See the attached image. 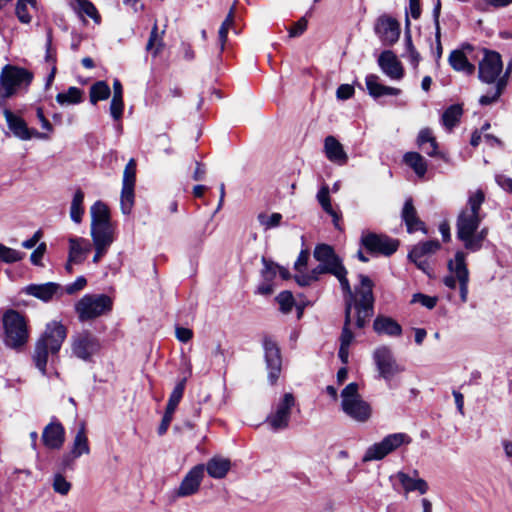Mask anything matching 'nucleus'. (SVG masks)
I'll return each mask as SVG.
<instances>
[{
	"label": "nucleus",
	"instance_id": "423d86ee",
	"mask_svg": "<svg viewBox=\"0 0 512 512\" xmlns=\"http://www.w3.org/2000/svg\"><path fill=\"white\" fill-rule=\"evenodd\" d=\"M111 309L112 300L104 294H86L75 304V311L81 322L100 317Z\"/></svg>",
	"mask_w": 512,
	"mask_h": 512
},
{
	"label": "nucleus",
	"instance_id": "b1692460",
	"mask_svg": "<svg viewBox=\"0 0 512 512\" xmlns=\"http://www.w3.org/2000/svg\"><path fill=\"white\" fill-rule=\"evenodd\" d=\"M324 151L326 157L331 162L344 165L348 161V156L344 151L342 144L334 136H327L325 138Z\"/></svg>",
	"mask_w": 512,
	"mask_h": 512
},
{
	"label": "nucleus",
	"instance_id": "6ab92c4d",
	"mask_svg": "<svg viewBox=\"0 0 512 512\" xmlns=\"http://www.w3.org/2000/svg\"><path fill=\"white\" fill-rule=\"evenodd\" d=\"M263 348L268 369V380L271 384H275L281 371L282 360L280 350L275 341L269 337L264 338Z\"/></svg>",
	"mask_w": 512,
	"mask_h": 512
},
{
	"label": "nucleus",
	"instance_id": "4c0bfd02",
	"mask_svg": "<svg viewBox=\"0 0 512 512\" xmlns=\"http://www.w3.org/2000/svg\"><path fill=\"white\" fill-rule=\"evenodd\" d=\"M463 110L459 104H454L448 107L442 115V124L447 129H452L457 125L460 117L462 116Z\"/></svg>",
	"mask_w": 512,
	"mask_h": 512
},
{
	"label": "nucleus",
	"instance_id": "864d4df0",
	"mask_svg": "<svg viewBox=\"0 0 512 512\" xmlns=\"http://www.w3.org/2000/svg\"><path fill=\"white\" fill-rule=\"evenodd\" d=\"M53 489L61 495H67L71 489V483L62 474H56L53 480Z\"/></svg>",
	"mask_w": 512,
	"mask_h": 512
},
{
	"label": "nucleus",
	"instance_id": "39448f33",
	"mask_svg": "<svg viewBox=\"0 0 512 512\" xmlns=\"http://www.w3.org/2000/svg\"><path fill=\"white\" fill-rule=\"evenodd\" d=\"M341 408L351 419L364 423L372 415V408L359 394V385L355 382L349 383L341 391Z\"/></svg>",
	"mask_w": 512,
	"mask_h": 512
},
{
	"label": "nucleus",
	"instance_id": "c9c22d12",
	"mask_svg": "<svg viewBox=\"0 0 512 512\" xmlns=\"http://www.w3.org/2000/svg\"><path fill=\"white\" fill-rule=\"evenodd\" d=\"M84 193L81 189H77L70 205V218L74 223H81L85 212L84 206Z\"/></svg>",
	"mask_w": 512,
	"mask_h": 512
},
{
	"label": "nucleus",
	"instance_id": "7ed1b4c3",
	"mask_svg": "<svg viewBox=\"0 0 512 512\" xmlns=\"http://www.w3.org/2000/svg\"><path fill=\"white\" fill-rule=\"evenodd\" d=\"M313 255L319 262V265L310 271L314 281H317L322 274H332L339 280L343 292L352 296L351 286L347 279V270L333 248L326 244L317 245Z\"/></svg>",
	"mask_w": 512,
	"mask_h": 512
},
{
	"label": "nucleus",
	"instance_id": "cd10ccee",
	"mask_svg": "<svg viewBox=\"0 0 512 512\" xmlns=\"http://www.w3.org/2000/svg\"><path fill=\"white\" fill-rule=\"evenodd\" d=\"M396 478L402 485L406 494L417 491L423 495L428 491V484L422 478L411 477L409 474L402 471L396 474Z\"/></svg>",
	"mask_w": 512,
	"mask_h": 512
},
{
	"label": "nucleus",
	"instance_id": "7c9ffc66",
	"mask_svg": "<svg viewBox=\"0 0 512 512\" xmlns=\"http://www.w3.org/2000/svg\"><path fill=\"white\" fill-rule=\"evenodd\" d=\"M59 285L56 283L48 282L45 284H31L27 286V294L34 296L42 301H49L57 293Z\"/></svg>",
	"mask_w": 512,
	"mask_h": 512
},
{
	"label": "nucleus",
	"instance_id": "79ce46f5",
	"mask_svg": "<svg viewBox=\"0 0 512 512\" xmlns=\"http://www.w3.org/2000/svg\"><path fill=\"white\" fill-rule=\"evenodd\" d=\"M134 188L135 187L122 186L120 206L122 213L125 215H129L134 206Z\"/></svg>",
	"mask_w": 512,
	"mask_h": 512
},
{
	"label": "nucleus",
	"instance_id": "ea45409f",
	"mask_svg": "<svg viewBox=\"0 0 512 512\" xmlns=\"http://www.w3.org/2000/svg\"><path fill=\"white\" fill-rule=\"evenodd\" d=\"M111 90L105 81H98L90 88V101L96 104L98 101L106 100L110 96Z\"/></svg>",
	"mask_w": 512,
	"mask_h": 512
},
{
	"label": "nucleus",
	"instance_id": "dca6fc26",
	"mask_svg": "<svg viewBox=\"0 0 512 512\" xmlns=\"http://www.w3.org/2000/svg\"><path fill=\"white\" fill-rule=\"evenodd\" d=\"M3 115L5 117L8 128L15 137L25 141L30 140L32 137L44 140L49 139L47 134L28 128L24 119L13 113L8 108L3 109Z\"/></svg>",
	"mask_w": 512,
	"mask_h": 512
},
{
	"label": "nucleus",
	"instance_id": "f704fd0d",
	"mask_svg": "<svg viewBox=\"0 0 512 512\" xmlns=\"http://www.w3.org/2000/svg\"><path fill=\"white\" fill-rule=\"evenodd\" d=\"M404 162L415 172L418 177H424L427 172V162L417 152H407L403 157Z\"/></svg>",
	"mask_w": 512,
	"mask_h": 512
},
{
	"label": "nucleus",
	"instance_id": "338daca9",
	"mask_svg": "<svg viewBox=\"0 0 512 512\" xmlns=\"http://www.w3.org/2000/svg\"><path fill=\"white\" fill-rule=\"evenodd\" d=\"M46 251V244L41 243L38 245V247L32 252L31 254V262L35 265H39L41 263V259L44 256V253Z\"/></svg>",
	"mask_w": 512,
	"mask_h": 512
},
{
	"label": "nucleus",
	"instance_id": "f257e3e1",
	"mask_svg": "<svg viewBox=\"0 0 512 512\" xmlns=\"http://www.w3.org/2000/svg\"><path fill=\"white\" fill-rule=\"evenodd\" d=\"M484 200L483 191H475L469 196L466 207L457 218V237L464 243L465 248L472 252L478 251L482 247L487 236L486 228L477 232L483 218L480 215V208Z\"/></svg>",
	"mask_w": 512,
	"mask_h": 512
},
{
	"label": "nucleus",
	"instance_id": "58836bf2",
	"mask_svg": "<svg viewBox=\"0 0 512 512\" xmlns=\"http://www.w3.org/2000/svg\"><path fill=\"white\" fill-rule=\"evenodd\" d=\"M29 7L35 8L36 0H18L16 3L15 14L18 20L23 24H29L32 20Z\"/></svg>",
	"mask_w": 512,
	"mask_h": 512
},
{
	"label": "nucleus",
	"instance_id": "412c9836",
	"mask_svg": "<svg viewBox=\"0 0 512 512\" xmlns=\"http://www.w3.org/2000/svg\"><path fill=\"white\" fill-rule=\"evenodd\" d=\"M378 64L390 79L400 80L404 76V70L401 63L397 60L392 51H384L378 58Z\"/></svg>",
	"mask_w": 512,
	"mask_h": 512
},
{
	"label": "nucleus",
	"instance_id": "3c124183",
	"mask_svg": "<svg viewBox=\"0 0 512 512\" xmlns=\"http://www.w3.org/2000/svg\"><path fill=\"white\" fill-rule=\"evenodd\" d=\"M262 263H263V269L261 271V274H262L263 280L272 283L273 280L275 279L276 275L278 274L279 266L277 264H275L274 262L267 260L264 257L262 258Z\"/></svg>",
	"mask_w": 512,
	"mask_h": 512
},
{
	"label": "nucleus",
	"instance_id": "a878e982",
	"mask_svg": "<svg viewBox=\"0 0 512 512\" xmlns=\"http://www.w3.org/2000/svg\"><path fill=\"white\" fill-rule=\"evenodd\" d=\"M90 235L93 240V245L110 247L115 240V227L113 223L92 226Z\"/></svg>",
	"mask_w": 512,
	"mask_h": 512
},
{
	"label": "nucleus",
	"instance_id": "0eeeda50",
	"mask_svg": "<svg viewBox=\"0 0 512 512\" xmlns=\"http://www.w3.org/2000/svg\"><path fill=\"white\" fill-rule=\"evenodd\" d=\"M5 331L4 341L7 346L18 348L28 340L27 324L22 315L14 310L7 311L3 316Z\"/></svg>",
	"mask_w": 512,
	"mask_h": 512
},
{
	"label": "nucleus",
	"instance_id": "f8f14e48",
	"mask_svg": "<svg viewBox=\"0 0 512 512\" xmlns=\"http://www.w3.org/2000/svg\"><path fill=\"white\" fill-rule=\"evenodd\" d=\"M440 247L441 245L438 240H429L419 243L409 252L408 258L417 266L418 269L431 277L433 270L430 266L429 259L440 249Z\"/></svg>",
	"mask_w": 512,
	"mask_h": 512
},
{
	"label": "nucleus",
	"instance_id": "bf43d9fd",
	"mask_svg": "<svg viewBox=\"0 0 512 512\" xmlns=\"http://www.w3.org/2000/svg\"><path fill=\"white\" fill-rule=\"evenodd\" d=\"M79 6H80V10L88 17H90L92 19H97L99 17L98 13H97V9L90 1L81 0L79 2Z\"/></svg>",
	"mask_w": 512,
	"mask_h": 512
},
{
	"label": "nucleus",
	"instance_id": "6e6552de",
	"mask_svg": "<svg viewBox=\"0 0 512 512\" xmlns=\"http://www.w3.org/2000/svg\"><path fill=\"white\" fill-rule=\"evenodd\" d=\"M373 361L379 377L384 379L389 386L392 379L405 370L404 366L397 362L392 349L386 345L375 348Z\"/></svg>",
	"mask_w": 512,
	"mask_h": 512
},
{
	"label": "nucleus",
	"instance_id": "4d7b16f0",
	"mask_svg": "<svg viewBox=\"0 0 512 512\" xmlns=\"http://www.w3.org/2000/svg\"><path fill=\"white\" fill-rule=\"evenodd\" d=\"M512 3V0H485L484 3H478L476 5L477 9L486 11L488 10L489 6H492L494 8H503L507 7Z\"/></svg>",
	"mask_w": 512,
	"mask_h": 512
},
{
	"label": "nucleus",
	"instance_id": "49530a36",
	"mask_svg": "<svg viewBox=\"0 0 512 512\" xmlns=\"http://www.w3.org/2000/svg\"><path fill=\"white\" fill-rule=\"evenodd\" d=\"M350 323H351V304L349 303L348 307L345 308V323H344V327H343L341 337H340V345L341 346L350 347V345L354 339V335L351 332V330L349 329Z\"/></svg>",
	"mask_w": 512,
	"mask_h": 512
},
{
	"label": "nucleus",
	"instance_id": "de8ad7c7",
	"mask_svg": "<svg viewBox=\"0 0 512 512\" xmlns=\"http://www.w3.org/2000/svg\"><path fill=\"white\" fill-rule=\"evenodd\" d=\"M276 301L279 304L280 311L284 314L291 312L295 301L290 291H282L277 297Z\"/></svg>",
	"mask_w": 512,
	"mask_h": 512
},
{
	"label": "nucleus",
	"instance_id": "603ef678",
	"mask_svg": "<svg viewBox=\"0 0 512 512\" xmlns=\"http://www.w3.org/2000/svg\"><path fill=\"white\" fill-rule=\"evenodd\" d=\"M23 253L0 244V259L6 263H13L21 260Z\"/></svg>",
	"mask_w": 512,
	"mask_h": 512
},
{
	"label": "nucleus",
	"instance_id": "ddd939ff",
	"mask_svg": "<svg viewBox=\"0 0 512 512\" xmlns=\"http://www.w3.org/2000/svg\"><path fill=\"white\" fill-rule=\"evenodd\" d=\"M89 453L90 446L86 435L85 424L81 423L80 428L73 439L70 452L63 455L61 459L60 469L62 471L72 470L74 461L82 455H88Z\"/></svg>",
	"mask_w": 512,
	"mask_h": 512
},
{
	"label": "nucleus",
	"instance_id": "a19ab883",
	"mask_svg": "<svg viewBox=\"0 0 512 512\" xmlns=\"http://www.w3.org/2000/svg\"><path fill=\"white\" fill-rule=\"evenodd\" d=\"M234 14H235V5H233L231 7L228 15L226 16L225 20L222 22V24H221V26L219 28L218 38H219L220 51L221 52L224 50V47H225V44H226V41H227V36H228L229 29L234 24Z\"/></svg>",
	"mask_w": 512,
	"mask_h": 512
},
{
	"label": "nucleus",
	"instance_id": "c85d7f7f",
	"mask_svg": "<svg viewBox=\"0 0 512 512\" xmlns=\"http://www.w3.org/2000/svg\"><path fill=\"white\" fill-rule=\"evenodd\" d=\"M373 328L378 334H385L391 337L400 336L402 327L394 319L386 316H377Z\"/></svg>",
	"mask_w": 512,
	"mask_h": 512
},
{
	"label": "nucleus",
	"instance_id": "5fc2aeb1",
	"mask_svg": "<svg viewBox=\"0 0 512 512\" xmlns=\"http://www.w3.org/2000/svg\"><path fill=\"white\" fill-rule=\"evenodd\" d=\"M123 99L112 98L110 103V114L115 121H119L123 116Z\"/></svg>",
	"mask_w": 512,
	"mask_h": 512
},
{
	"label": "nucleus",
	"instance_id": "c03bdc74",
	"mask_svg": "<svg viewBox=\"0 0 512 512\" xmlns=\"http://www.w3.org/2000/svg\"><path fill=\"white\" fill-rule=\"evenodd\" d=\"M505 86H506V79H505V77H501V79H499L496 82L495 87L493 88L492 92H489L480 97L479 103L481 105H490V104L496 102L498 100V98L500 97V95L502 94Z\"/></svg>",
	"mask_w": 512,
	"mask_h": 512
},
{
	"label": "nucleus",
	"instance_id": "f03ea898",
	"mask_svg": "<svg viewBox=\"0 0 512 512\" xmlns=\"http://www.w3.org/2000/svg\"><path fill=\"white\" fill-rule=\"evenodd\" d=\"M67 337L66 327L58 321H51L46 324L41 336L35 343L32 360L35 367L46 375L47 364L54 363L58 353Z\"/></svg>",
	"mask_w": 512,
	"mask_h": 512
},
{
	"label": "nucleus",
	"instance_id": "c756f323",
	"mask_svg": "<svg viewBox=\"0 0 512 512\" xmlns=\"http://www.w3.org/2000/svg\"><path fill=\"white\" fill-rule=\"evenodd\" d=\"M231 468V462L227 458H223L220 456H215L211 458L206 466L205 469L207 470V473L210 477L215 479H222L224 478L227 473L229 472Z\"/></svg>",
	"mask_w": 512,
	"mask_h": 512
},
{
	"label": "nucleus",
	"instance_id": "4468645a",
	"mask_svg": "<svg viewBox=\"0 0 512 512\" xmlns=\"http://www.w3.org/2000/svg\"><path fill=\"white\" fill-rule=\"evenodd\" d=\"M71 349L75 357L89 361L99 351L100 343L94 335L84 331L72 337Z\"/></svg>",
	"mask_w": 512,
	"mask_h": 512
},
{
	"label": "nucleus",
	"instance_id": "774afa93",
	"mask_svg": "<svg viewBox=\"0 0 512 512\" xmlns=\"http://www.w3.org/2000/svg\"><path fill=\"white\" fill-rule=\"evenodd\" d=\"M496 183L505 191L512 192V179L503 175L497 174L495 176Z\"/></svg>",
	"mask_w": 512,
	"mask_h": 512
},
{
	"label": "nucleus",
	"instance_id": "a211bd4d",
	"mask_svg": "<svg viewBox=\"0 0 512 512\" xmlns=\"http://www.w3.org/2000/svg\"><path fill=\"white\" fill-rule=\"evenodd\" d=\"M374 31L384 45L390 46L399 39L400 24L396 19L382 15L376 20Z\"/></svg>",
	"mask_w": 512,
	"mask_h": 512
},
{
	"label": "nucleus",
	"instance_id": "473e14b6",
	"mask_svg": "<svg viewBox=\"0 0 512 512\" xmlns=\"http://www.w3.org/2000/svg\"><path fill=\"white\" fill-rule=\"evenodd\" d=\"M417 143L428 156L434 157L437 155L438 145L431 129H421L417 137Z\"/></svg>",
	"mask_w": 512,
	"mask_h": 512
},
{
	"label": "nucleus",
	"instance_id": "37998d69",
	"mask_svg": "<svg viewBox=\"0 0 512 512\" xmlns=\"http://www.w3.org/2000/svg\"><path fill=\"white\" fill-rule=\"evenodd\" d=\"M163 47L162 37L158 34V25L157 22L154 23L148 42L146 44V50L151 52L154 57H156Z\"/></svg>",
	"mask_w": 512,
	"mask_h": 512
},
{
	"label": "nucleus",
	"instance_id": "f3484780",
	"mask_svg": "<svg viewBox=\"0 0 512 512\" xmlns=\"http://www.w3.org/2000/svg\"><path fill=\"white\" fill-rule=\"evenodd\" d=\"M448 269L455 274L459 282L460 298L463 303L468 300L469 271L466 265V254L462 251L456 252L454 259L448 262Z\"/></svg>",
	"mask_w": 512,
	"mask_h": 512
},
{
	"label": "nucleus",
	"instance_id": "393cba45",
	"mask_svg": "<svg viewBox=\"0 0 512 512\" xmlns=\"http://www.w3.org/2000/svg\"><path fill=\"white\" fill-rule=\"evenodd\" d=\"M69 259L70 262L80 264L84 261L85 255L91 250L89 240L82 237H70L69 240Z\"/></svg>",
	"mask_w": 512,
	"mask_h": 512
},
{
	"label": "nucleus",
	"instance_id": "09e8293b",
	"mask_svg": "<svg viewBox=\"0 0 512 512\" xmlns=\"http://www.w3.org/2000/svg\"><path fill=\"white\" fill-rule=\"evenodd\" d=\"M136 182V162L130 159L123 172L122 186L135 187Z\"/></svg>",
	"mask_w": 512,
	"mask_h": 512
},
{
	"label": "nucleus",
	"instance_id": "2f4dec72",
	"mask_svg": "<svg viewBox=\"0 0 512 512\" xmlns=\"http://www.w3.org/2000/svg\"><path fill=\"white\" fill-rule=\"evenodd\" d=\"M448 60L451 67L456 71L467 75H471L475 71V66L468 61L467 56L462 50H453Z\"/></svg>",
	"mask_w": 512,
	"mask_h": 512
},
{
	"label": "nucleus",
	"instance_id": "aec40b11",
	"mask_svg": "<svg viewBox=\"0 0 512 512\" xmlns=\"http://www.w3.org/2000/svg\"><path fill=\"white\" fill-rule=\"evenodd\" d=\"M204 475V464H198L191 468L181 481L176 491V495L178 497H188L196 494L199 491Z\"/></svg>",
	"mask_w": 512,
	"mask_h": 512
},
{
	"label": "nucleus",
	"instance_id": "20e7f679",
	"mask_svg": "<svg viewBox=\"0 0 512 512\" xmlns=\"http://www.w3.org/2000/svg\"><path fill=\"white\" fill-rule=\"evenodd\" d=\"M359 285L356 286L355 292L352 291V296L347 292L345 302L346 308L348 304H351V308L354 306L356 309V326L363 328L366 321L371 317L373 313V281L366 275H359Z\"/></svg>",
	"mask_w": 512,
	"mask_h": 512
},
{
	"label": "nucleus",
	"instance_id": "680f3d73",
	"mask_svg": "<svg viewBox=\"0 0 512 512\" xmlns=\"http://www.w3.org/2000/svg\"><path fill=\"white\" fill-rule=\"evenodd\" d=\"M406 48L408 57L413 65H417L420 60V55L414 48L410 35L406 36Z\"/></svg>",
	"mask_w": 512,
	"mask_h": 512
},
{
	"label": "nucleus",
	"instance_id": "e2e57ef3",
	"mask_svg": "<svg viewBox=\"0 0 512 512\" xmlns=\"http://www.w3.org/2000/svg\"><path fill=\"white\" fill-rule=\"evenodd\" d=\"M354 94L353 86L349 84H342L338 87L336 91V96L340 100H347L351 98Z\"/></svg>",
	"mask_w": 512,
	"mask_h": 512
},
{
	"label": "nucleus",
	"instance_id": "bb28decb",
	"mask_svg": "<svg viewBox=\"0 0 512 512\" xmlns=\"http://www.w3.org/2000/svg\"><path fill=\"white\" fill-rule=\"evenodd\" d=\"M402 218L407 226V231L409 233H413L418 230L427 233L425 224L419 219L417 215V211L413 205L412 199H407L405 201L402 210Z\"/></svg>",
	"mask_w": 512,
	"mask_h": 512
},
{
	"label": "nucleus",
	"instance_id": "13d9d810",
	"mask_svg": "<svg viewBox=\"0 0 512 512\" xmlns=\"http://www.w3.org/2000/svg\"><path fill=\"white\" fill-rule=\"evenodd\" d=\"M87 284V280L84 276H79L77 279L65 287V292L69 295L75 294L76 292L84 289Z\"/></svg>",
	"mask_w": 512,
	"mask_h": 512
},
{
	"label": "nucleus",
	"instance_id": "6e6d98bb",
	"mask_svg": "<svg viewBox=\"0 0 512 512\" xmlns=\"http://www.w3.org/2000/svg\"><path fill=\"white\" fill-rule=\"evenodd\" d=\"M412 302L420 303L422 306L428 309H432L436 306L437 299L435 297H430L421 293H417L413 295Z\"/></svg>",
	"mask_w": 512,
	"mask_h": 512
},
{
	"label": "nucleus",
	"instance_id": "e433bc0d",
	"mask_svg": "<svg viewBox=\"0 0 512 512\" xmlns=\"http://www.w3.org/2000/svg\"><path fill=\"white\" fill-rule=\"evenodd\" d=\"M56 101L62 106L81 103L83 101V91L74 86L69 87L67 91L56 95Z\"/></svg>",
	"mask_w": 512,
	"mask_h": 512
},
{
	"label": "nucleus",
	"instance_id": "9d476101",
	"mask_svg": "<svg viewBox=\"0 0 512 512\" xmlns=\"http://www.w3.org/2000/svg\"><path fill=\"white\" fill-rule=\"evenodd\" d=\"M410 437L405 433L389 434L382 441L371 445L363 456V462L381 460L403 444L410 443Z\"/></svg>",
	"mask_w": 512,
	"mask_h": 512
},
{
	"label": "nucleus",
	"instance_id": "4be33fe9",
	"mask_svg": "<svg viewBox=\"0 0 512 512\" xmlns=\"http://www.w3.org/2000/svg\"><path fill=\"white\" fill-rule=\"evenodd\" d=\"M42 440L50 449H60L65 441V429L60 422H51L43 430Z\"/></svg>",
	"mask_w": 512,
	"mask_h": 512
},
{
	"label": "nucleus",
	"instance_id": "1a4fd4ad",
	"mask_svg": "<svg viewBox=\"0 0 512 512\" xmlns=\"http://www.w3.org/2000/svg\"><path fill=\"white\" fill-rule=\"evenodd\" d=\"M295 406L292 393H285L273 406L266 418V423L273 431H281L289 426L291 412Z\"/></svg>",
	"mask_w": 512,
	"mask_h": 512
},
{
	"label": "nucleus",
	"instance_id": "0e129e2a",
	"mask_svg": "<svg viewBox=\"0 0 512 512\" xmlns=\"http://www.w3.org/2000/svg\"><path fill=\"white\" fill-rule=\"evenodd\" d=\"M308 259H309V252L307 250H302L299 253L298 258L294 264V268L297 271V273H301L306 268Z\"/></svg>",
	"mask_w": 512,
	"mask_h": 512
},
{
	"label": "nucleus",
	"instance_id": "2eb2a0df",
	"mask_svg": "<svg viewBox=\"0 0 512 512\" xmlns=\"http://www.w3.org/2000/svg\"><path fill=\"white\" fill-rule=\"evenodd\" d=\"M502 69L503 63L500 54L495 51H485L484 57L479 63V79L482 82L496 84L500 79Z\"/></svg>",
	"mask_w": 512,
	"mask_h": 512
},
{
	"label": "nucleus",
	"instance_id": "9b49d317",
	"mask_svg": "<svg viewBox=\"0 0 512 512\" xmlns=\"http://www.w3.org/2000/svg\"><path fill=\"white\" fill-rule=\"evenodd\" d=\"M361 245L372 254L390 256L398 249L399 242L387 235L377 234L370 231L362 232Z\"/></svg>",
	"mask_w": 512,
	"mask_h": 512
},
{
	"label": "nucleus",
	"instance_id": "72a5a7b5",
	"mask_svg": "<svg viewBox=\"0 0 512 512\" xmlns=\"http://www.w3.org/2000/svg\"><path fill=\"white\" fill-rule=\"evenodd\" d=\"M91 227L97 225L110 224V212L106 204L96 201L90 208Z\"/></svg>",
	"mask_w": 512,
	"mask_h": 512
},
{
	"label": "nucleus",
	"instance_id": "69168bd1",
	"mask_svg": "<svg viewBox=\"0 0 512 512\" xmlns=\"http://www.w3.org/2000/svg\"><path fill=\"white\" fill-rule=\"evenodd\" d=\"M175 333L176 338L183 343L188 342L193 337L192 330L184 327H176Z\"/></svg>",
	"mask_w": 512,
	"mask_h": 512
},
{
	"label": "nucleus",
	"instance_id": "8fccbe9b",
	"mask_svg": "<svg viewBox=\"0 0 512 512\" xmlns=\"http://www.w3.org/2000/svg\"><path fill=\"white\" fill-rule=\"evenodd\" d=\"M257 219L260 225L263 226L266 230H268L280 225L282 215L280 213H272L271 215L260 213L258 214Z\"/></svg>",
	"mask_w": 512,
	"mask_h": 512
},
{
	"label": "nucleus",
	"instance_id": "052dcab7",
	"mask_svg": "<svg viewBox=\"0 0 512 512\" xmlns=\"http://www.w3.org/2000/svg\"><path fill=\"white\" fill-rule=\"evenodd\" d=\"M307 29V20L305 17L300 18L290 29L289 36H300Z\"/></svg>",
	"mask_w": 512,
	"mask_h": 512
},
{
	"label": "nucleus",
	"instance_id": "a18cd8bd",
	"mask_svg": "<svg viewBox=\"0 0 512 512\" xmlns=\"http://www.w3.org/2000/svg\"><path fill=\"white\" fill-rule=\"evenodd\" d=\"M184 389H185V379L182 380L181 382H179L174 387L172 393L170 394V397H169V400H168V403L166 406V411L174 414L180 400L183 397Z\"/></svg>",
	"mask_w": 512,
	"mask_h": 512
},
{
	"label": "nucleus",
	"instance_id": "5701e85b",
	"mask_svg": "<svg viewBox=\"0 0 512 512\" xmlns=\"http://www.w3.org/2000/svg\"><path fill=\"white\" fill-rule=\"evenodd\" d=\"M368 93L373 98L382 96H398L401 94L399 88L383 85L379 82V77L375 74H369L365 78Z\"/></svg>",
	"mask_w": 512,
	"mask_h": 512
}]
</instances>
